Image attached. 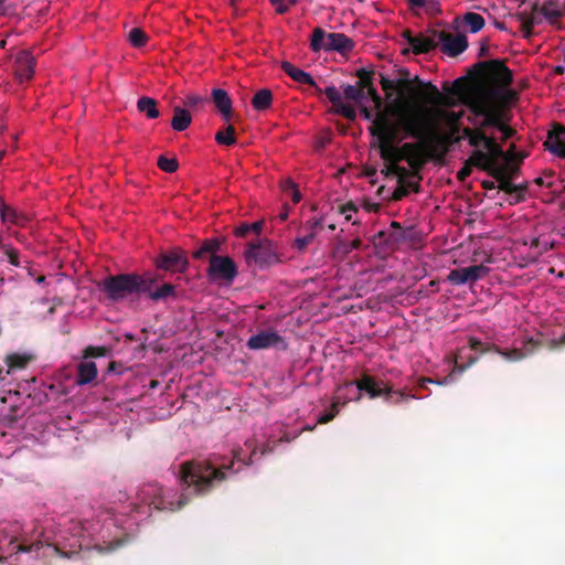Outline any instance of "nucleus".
<instances>
[{
	"label": "nucleus",
	"instance_id": "1",
	"mask_svg": "<svg viewBox=\"0 0 565 565\" xmlns=\"http://www.w3.org/2000/svg\"><path fill=\"white\" fill-rule=\"evenodd\" d=\"M255 452L254 449L247 462L243 460L241 450L234 452L233 460L228 463H216L212 459L182 462L179 469L182 493L178 501H175L177 492L174 490H166L157 482L143 484L138 492V498L141 502L159 511L180 510L190 501V495H205L231 475L237 473L243 466H249Z\"/></svg>",
	"mask_w": 565,
	"mask_h": 565
},
{
	"label": "nucleus",
	"instance_id": "2",
	"mask_svg": "<svg viewBox=\"0 0 565 565\" xmlns=\"http://www.w3.org/2000/svg\"><path fill=\"white\" fill-rule=\"evenodd\" d=\"M398 73L399 77L396 79L380 74V84L386 93V98L391 99L393 92L398 93V97L390 105V113L398 119L403 115L408 116L420 105H450L449 98L431 82H424L418 76L411 78V73L406 68H401Z\"/></svg>",
	"mask_w": 565,
	"mask_h": 565
},
{
	"label": "nucleus",
	"instance_id": "3",
	"mask_svg": "<svg viewBox=\"0 0 565 565\" xmlns=\"http://www.w3.org/2000/svg\"><path fill=\"white\" fill-rule=\"evenodd\" d=\"M398 124L406 136L424 142L429 152L438 157H444L452 145L467 139L462 134L458 135L459 131H454L452 127L449 134H440L434 110L425 105L413 109L408 116H401Z\"/></svg>",
	"mask_w": 565,
	"mask_h": 565
},
{
	"label": "nucleus",
	"instance_id": "4",
	"mask_svg": "<svg viewBox=\"0 0 565 565\" xmlns=\"http://www.w3.org/2000/svg\"><path fill=\"white\" fill-rule=\"evenodd\" d=\"M376 127L371 129V135L377 137V147L381 158L386 162L407 161L412 168L419 167L423 163L422 148L425 143L405 142L401 147L395 143L407 137L401 129L398 121L393 125L386 113H380L376 118Z\"/></svg>",
	"mask_w": 565,
	"mask_h": 565
},
{
	"label": "nucleus",
	"instance_id": "5",
	"mask_svg": "<svg viewBox=\"0 0 565 565\" xmlns=\"http://www.w3.org/2000/svg\"><path fill=\"white\" fill-rule=\"evenodd\" d=\"M467 120L472 127H463L462 137H467L468 143L475 148L470 156V162L475 163L476 168L488 172L492 168H499V159L510 160L497 139L487 134L489 129L480 127L478 118L469 115Z\"/></svg>",
	"mask_w": 565,
	"mask_h": 565
},
{
	"label": "nucleus",
	"instance_id": "6",
	"mask_svg": "<svg viewBox=\"0 0 565 565\" xmlns=\"http://www.w3.org/2000/svg\"><path fill=\"white\" fill-rule=\"evenodd\" d=\"M151 280L143 274L125 273L110 275L97 284L110 302H121L129 297L140 296L150 290Z\"/></svg>",
	"mask_w": 565,
	"mask_h": 565
},
{
	"label": "nucleus",
	"instance_id": "7",
	"mask_svg": "<svg viewBox=\"0 0 565 565\" xmlns=\"http://www.w3.org/2000/svg\"><path fill=\"white\" fill-rule=\"evenodd\" d=\"M354 386L359 391L354 398L355 401L361 399V392H365L370 398L384 397V401L388 404H399L403 401L416 398L415 394H409L406 390L394 391L391 385L383 381L377 382L374 377L366 374L355 382H345L338 388V394L345 390L348 391L345 396H349V391L353 390Z\"/></svg>",
	"mask_w": 565,
	"mask_h": 565
},
{
	"label": "nucleus",
	"instance_id": "8",
	"mask_svg": "<svg viewBox=\"0 0 565 565\" xmlns=\"http://www.w3.org/2000/svg\"><path fill=\"white\" fill-rule=\"evenodd\" d=\"M519 100V93L509 86L491 87L481 94L466 100L470 115H473L475 107L482 106L488 109H499L502 115H509L508 107Z\"/></svg>",
	"mask_w": 565,
	"mask_h": 565
},
{
	"label": "nucleus",
	"instance_id": "9",
	"mask_svg": "<svg viewBox=\"0 0 565 565\" xmlns=\"http://www.w3.org/2000/svg\"><path fill=\"white\" fill-rule=\"evenodd\" d=\"M354 42L343 33H327L322 28H316L312 31L310 40V49L313 52L335 51L345 54L352 51Z\"/></svg>",
	"mask_w": 565,
	"mask_h": 565
},
{
	"label": "nucleus",
	"instance_id": "10",
	"mask_svg": "<svg viewBox=\"0 0 565 565\" xmlns=\"http://www.w3.org/2000/svg\"><path fill=\"white\" fill-rule=\"evenodd\" d=\"M473 116L480 120L481 128L497 129L502 134V141L515 135V129L509 126L510 116L502 115L499 109H488L482 106L475 107Z\"/></svg>",
	"mask_w": 565,
	"mask_h": 565
},
{
	"label": "nucleus",
	"instance_id": "11",
	"mask_svg": "<svg viewBox=\"0 0 565 565\" xmlns=\"http://www.w3.org/2000/svg\"><path fill=\"white\" fill-rule=\"evenodd\" d=\"M245 258L247 263L254 262L259 267H268L280 263L274 243L268 239L248 244Z\"/></svg>",
	"mask_w": 565,
	"mask_h": 565
},
{
	"label": "nucleus",
	"instance_id": "12",
	"mask_svg": "<svg viewBox=\"0 0 565 565\" xmlns=\"http://www.w3.org/2000/svg\"><path fill=\"white\" fill-rule=\"evenodd\" d=\"M475 68L493 81L495 87L510 86L513 83L512 71L501 60L478 62Z\"/></svg>",
	"mask_w": 565,
	"mask_h": 565
},
{
	"label": "nucleus",
	"instance_id": "13",
	"mask_svg": "<svg viewBox=\"0 0 565 565\" xmlns=\"http://www.w3.org/2000/svg\"><path fill=\"white\" fill-rule=\"evenodd\" d=\"M13 531H8L6 527L0 529V553L9 556L18 553H29L31 551H39L43 545L40 540L33 543H28L25 539H19Z\"/></svg>",
	"mask_w": 565,
	"mask_h": 565
},
{
	"label": "nucleus",
	"instance_id": "14",
	"mask_svg": "<svg viewBox=\"0 0 565 565\" xmlns=\"http://www.w3.org/2000/svg\"><path fill=\"white\" fill-rule=\"evenodd\" d=\"M207 275L212 280H224L231 284L238 275V270L231 257L212 255Z\"/></svg>",
	"mask_w": 565,
	"mask_h": 565
},
{
	"label": "nucleus",
	"instance_id": "15",
	"mask_svg": "<svg viewBox=\"0 0 565 565\" xmlns=\"http://www.w3.org/2000/svg\"><path fill=\"white\" fill-rule=\"evenodd\" d=\"M156 266L167 271L184 273L189 267V260L181 248L173 247L159 254Z\"/></svg>",
	"mask_w": 565,
	"mask_h": 565
},
{
	"label": "nucleus",
	"instance_id": "16",
	"mask_svg": "<svg viewBox=\"0 0 565 565\" xmlns=\"http://www.w3.org/2000/svg\"><path fill=\"white\" fill-rule=\"evenodd\" d=\"M433 35L438 39L440 43V50L449 55L457 56L461 54L468 47V39L465 34H451L446 31H433Z\"/></svg>",
	"mask_w": 565,
	"mask_h": 565
},
{
	"label": "nucleus",
	"instance_id": "17",
	"mask_svg": "<svg viewBox=\"0 0 565 565\" xmlns=\"http://www.w3.org/2000/svg\"><path fill=\"white\" fill-rule=\"evenodd\" d=\"M246 347L250 350H264L275 348L279 350L287 349V342L276 331L264 330L257 334L252 335L246 343Z\"/></svg>",
	"mask_w": 565,
	"mask_h": 565
},
{
	"label": "nucleus",
	"instance_id": "18",
	"mask_svg": "<svg viewBox=\"0 0 565 565\" xmlns=\"http://www.w3.org/2000/svg\"><path fill=\"white\" fill-rule=\"evenodd\" d=\"M534 11H539L550 25L561 29V20L565 17V0H544L542 4L535 2Z\"/></svg>",
	"mask_w": 565,
	"mask_h": 565
},
{
	"label": "nucleus",
	"instance_id": "19",
	"mask_svg": "<svg viewBox=\"0 0 565 565\" xmlns=\"http://www.w3.org/2000/svg\"><path fill=\"white\" fill-rule=\"evenodd\" d=\"M489 274V268L482 264L460 267L451 270L448 280L452 285L473 284Z\"/></svg>",
	"mask_w": 565,
	"mask_h": 565
},
{
	"label": "nucleus",
	"instance_id": "20",
	"mask_svg": "<svg viewBox=\"0 0 565 565\" xmlns=\"http://www.w3.org/2000/svg\"><path fill=\"white\" fill-rule=\"evenodd\" d=\"M143 276H148L151 280L150 290L145 294L148 295L149 299L154 302H166L170 299L174 300L178 298L177 286L171 282H163L156 287L158 277L152 273H143Z\"/></svg>",
	"mask_w": 565,
	"mask_h": 565
},
{
	"label": "nucleus",
	"instance_id": "21",
	"mask_svg": "<svg viewBox=\"0 0 565 565\" xmlns=\"http://www.w3.org/2000/svg\"><path fill=\"white\" fill-rule=\"evenodd\" d=\"M544 147L557 156L558 158L565 159V126L555 122L552 129L547 134V138L544 141Z\"/></svg>",
	"mask_w": 565,
	"mask_h": 565
},
{
	"label": "nucleus",
	"instance_id": "22",
	"mask_svg": "<svg viewBox=\"0 0 565 565\" xmlns=\"http://www.w3.org/2000/svg\"><path fill=\"white\" fill-rule=\"evenodd\" d=\"M35 61L29 51L18 53L14 61V74L20 83L29 81L34 74Z\"/></svg>",
	"mask_w": 565,
	"mask_h": 565
},
{
	"label": "nucleus",
	"instance_id": "23",
	"mask_svg": "<svg viewBox=\"0 0 565 565\" xmlns=\"http://www.w3.org/2000/svg\"><path fill=\"white\" fill-rule=\"evenodd\" d=\"M541 342L534 338H526L523 341V345L521 349H512V350H503L501 348H495V353L501 355L508 361H520L532 354L536 349L541 347Z\"/></svg>",
	"mask_w": 565,
	"mask_h": 565
},
{
	"label": "nucleus",
	"instance_id": "24",
	"mask_svg": "<svg viewBox=\"0 0 565 565\" xmlns=\"http://www.w3.org/2000/svg\"><path fill=\"white\" fill-rule=\"evenodd\" d=\"M281 70L295 82L299 84H306L315 88L317 95H322V89L318 86V84L309 73L298 68L297 66L287 61L281 62Z\"/></svg>",
	"mask_w": 565,
	"mask_h": 565
},
{
	"label": "nucleus",
	"instance_id": "25",
	"mask_svg": "<svg viewBox=\"0 0 565 565\" xmlns=\"http://www.w3.org/2000/svg\"><path fill=\"white\" fill-rule=\"evenodd\" d=\"M34 360L35 355L32 353L13 352L7 354L4 358V363L7 365V374H11L12 372L26 369V366Z\"/></svg>",
	"mask_w": 565,
	"mask_h": 565
},
{
	"label": "nucleus",
	"instance_id": "26",
	"mask_svg": "<svg viewBox=\"0 0 565 565\" xmlns=\"http://www.w3.org/2000/svg\"><path fill=\"white\" fill-rule=\"evenodd\" d=\"M98 371L96 363L93 361L84 360L76 366L75 383L79 386L93 383L97 377Z\"/></svg>",
	"mask_w": 565,
	"mask_h": 565
},
{
	"label": "nucleus",
	"instance_id": "27",
	"mask_svg": "<svg viewBox=\"0 0 565 565\" xmlns=\"http://www.w3.org/2000/svg\"><path fill=\"white\" fill-rule=\"evenodd\" d=\"M212 99L223 119L230 121L232 117V99L227 92L222 88H214L212 90Z\"/></svg>",
	"mask_w": 565,
	"mask_h": 565
},
{
	"label": "nucleus",
	"instance_id": "28",
	"mask_svg": "<svg viewBox=\"0 0 565 565\" xmlns=\"http://www.w3.org/2000/svg\"><path fill=\"white\" fill-rule=\"evenodd\" d=\"M0 216L2 222L7 225L24 226L29 220L24 213L4 202L0 203Z\"/></svg>",
	"mask_w": 565,
	"mask_h": 565
},
{
	"label": "nucleus",
	"instance_id": "29",
	"mask_svg": "<svg viewBox=\"0 0 565 565\" xmlns=\"http://www.w3.org/2000/svg\"><path fill=\"white\" fill-rule=\"evenodd\" d=\"M488 173L499 182L498 188L501 191H504L505 193L510 194L511 198L514 194V191L516 190V184H514L509 179V175H507V168L505 167H499V168H492V170L488 171Z\"/></svg>",
	"mask_w": 565,
	"mask_h": 565
},
{
	"label": "nucleus",
	"instance_id": "30",
	"mask_svg": "<svg viewBox=\"0 0 565 565\" xmlns=\"http://www.w3.org/2000/svg\"><path fill=\"white\" fill-rule=\"evenodd\" d=\"M192 122V115L185 108L180 106H175L173 108V117L171 120V126L175 131L185 130Z\"/></svg>",
	"mask_w": 565,
	"mask_h": 565
},
{
	"label": "nucleus",
	"instance_id": "31",
	"mask_svg": "<svg viewBox=\"0 0 565 565\" xmlns=\"http://www.w3.org/2000/svg\"><path fill=\"white\" fill-rule=\"evenodd\" d=\"M434 38H427L423 34L416 35V39H411V46L414 54H427L437 46Z\"/></svg>",
	"mask_w": 565,
	"mask_h": 565
},
{
	"label": "nucleus",
	"instance_id": "32",
	"mask_svg": "<svg viewBox=\"0 0 565 565\" xmlns=\"http://www.w3.org/2000/svg\"><path fill=\"white\" fill-rule=\"evenodd\" d=\"M137 109L145 114L148 119H156L160 116L157 100L149 96H142L137 100Z\"/></svg>",
	"mask_w": 565,
	"mask_h": 565
},
{
	"label": "nucleus",
	"instance_id": "33",
	"mask_svg": "<svg viewBox=\"0 0 565 565\" xmlns=\"http://www.w3.org/2000/svg\"><path fill=\"white\" fill-rule=\"evenodd\" d=\"M222 241L220 238L205 239L201 247L193 253V257L196 259H203L207 255H216V252L221 249Z\"/></svg>",
	"mask_w": 565,
	"mask_h": 565
},
{
	"label": "nucleus",
	"instance_id": "34",
	"mask_svg": "<svg viewBox=\"0 0 565 565\" xmlns=\"http://www.w3.org/2000/svg\"><path fill=\"white\" fill-rule=\"evenodd\" d=\"M273 104V93L268 88L258 90L252 98V106L257 111L268 109Z\"/></svg>",
	"mask_w": 565,
	"mask_h": 565
},
{
	"label": "nucleus",
	"instance_id": "35",
	"mask_svg": "<svg viewBox=\"0 0 565 565\" xmlns=\"http://www.w3.org/2000/svg\"><path fill=\"white\" fill-rule=\"evenodd\" d=\"M342 396L341 395H338L333 398V402L331 404V409L330 411H327L324 412L320 417H319V420L318 423L320 424H327L329 422H331L335 415L339 413L340 411V407L341 406H344L348 401H351L353 399V397H350V396H344V399L341 401Z\"/></svg>",
	"mask_w": 565,
	"mask_h": 565
},
{
	"label": "nucleus",
	"instance_id": "36",
	"mask_svg": "<svg viewBox=\"0 0 565 565\" xmlns=\"http://www.w3.org/2000/svg\"><path fill=\"white\" fill-rule=\"evenodd\" d=\"M236 130L233 125H227L224 130H218L215 134V141L222 146H233L236 143Z\"/></svg>",
	"mask_w": 565,
	"mask_h": 565
},
{
	"label": "nucleus",
	"instance_id": "37",
	"mask_svg": "<svg viewBox=\"0 0 565 565\" xmlns=\"http://www.w3.org/2000/svg\"><path fill=\"white\" fill-rule=\"evenodd\" d=\"M462 20L471 33H477L484 26V19L482 15L475 12L466 13Z\"/></svg>",
	"mask_w": 565,
	"mask_h": 565
},
{
	"label": "nucleus",
	"instance_id": "38",
	"mask_svg": "<svg viewBox=\"0 0 565 565\" xmlns=\"http://www.w3.org/2000/svg\"><path fill=\"white\" fill-rule=\"evenodd\" d=\"M414 228H399L398 231H390V238L386 241L387 243L399 244L412 241L414 235Z\"/></svg>",
	"mask_w": 565,
	"mask_h": 565
},
{
	"label": "nucleus",
	"instance_id": "39",
	"mask_svg": "<svg viewBox=\"0 0 565 565\" xmlns=\"http://www.w3.org/2000/svg\"><path fill=\"white\" fill-rule=\"evenodd\" d=\"M343 97L347 100L355 102L356 105L361 104L365 99V93L356 85H345L343 87Z\"/></svg>",
	"mask_w": 565,
	"mask_h": 565
},
{
	"label": "nucleus",
	"instance_id": "40",
	"mask_svg": "<svg viewBox=\"0 0 565 565\" xmlns=\"http://www.w3.org/2000/svg\"><path fill=\"white\" fill-rule=\"evenodd\" d=\"M373 71L359 68L356 71V76L359 78V81L356 82V86L361 87V89L365 92V88L373 84Z\"/></svg>",
	"mask_w": 565,
	"mask_h": 565
},
{
	"label": "nucleus",
	"instance_id": "41",
	"mask_svg": "<svg viewBox=\"0 0 565 565\" xmlns=\"http://www.w3.org/2000/svg\"><path fill=\"white\" fill-rule=\"evenodd\" d=\"M516 20H525L529 22L530 25H537L542 23L544 20L542 14H539V11H534V4L532 6L531 13L527 14L526 12H518L514 14Z\"/></svg>",
	"mask_w": 565,
	"mask_h": 565
},
{
	"label": "nucleus",
	"instance_id": "42",
	"mask_svg": "<svg viewBox=\"0 0 565 565\" xmlns=\"http://www.w3.org/2000/svg\"><path fill=\"white\" fill-rule=\"evenodd\" d=\"M157 164L162 171L168 173H173L179 168L177 158H167L164 156L158 158Z\"/></svg>",
	"mask_w": 565,
	"mask_h": 565
},
{
	"label": "nucleus",
	"instance_id": "43",
	"mask_svg": "<svg viewBox=\"0 0 565 565\" xmlns=\"http://www.w3.org/2000/svg\"><path fill=\"white\" fill-rule=\"evenodd\" d=\"M108 353H109V349L107 347L88 345L83 351V359L87 360L90 358H103V356H106Z\"/></svg>",
	"mask_w": 565,
	"mask_h": 565
},
{
	"label": "nucleus",
	"instance_id": "44",
	"mask_svg": "<svg viewBox=\"0 0 565 565\" xmlns=\"http://www.w3.org/2000/svg\"><path fill=\"white\" fill-rule=\"evenodd\" d=\"M147 34L139 28H134L129 32V41L135 47H141L147 43Z\"/></svg>",
	"mask_w": 565,
	"mask_h": 565
},
{
	"label": "nucleus",
	"instance_id": "45",
	"mask_svg": "<svg viewBox=\"0 0 565 565\" xmlns=\"http://www.w3.org/2000/svg\"><path fill=\"white\" fill-rule=\"evenodd\" d=\"M334 113L350 121H354L356 118L355 108L351 105L344 104L343 102L334 108Z\"/></svg>",
	"mask_w": 565,
	"mask_h": 565
},
{
	"label": "nucleus",
	"instance_id": "46",
	"mask_svg": "<svg viewBox=\"0 0 565 565\" xmlns=\"http://www.w3.org/2000/svg\"><path fill=\"white\" fill-rule=\"evenodd\" d=\"M322 94L327 96V98L333 105L334 108L343 102L342 95L337 89L335 86L326 87L324 89H322Z\"/></svg>",
	"mask_w": 565,
	"mask_h": 565
},
{
	"label": "nucleus",
	"instance_id": "47",
	"mask_svg": "<svg viewBox=\"0 0 565 565\" xmlns=\"http://www.w3.org/2000/svg\"><path fill=\"white\" fill-rule=\"evenodd\" d=\"M366 97L371 98V100L374 104V108L376 110H381L383 108V105H384L383 98L379 95V93L375 89L373 84L365 88V98Z\"/></svg>",
	"mask_w": 565,
	"mask_h": 565
},
{
	"label": "nucleus",
	"instance_id": "48",
	"mask_svg": "<svg viewBox=\"0 0 565 565\" xmlns=\"http://www.w3.org/2000/svg\"><path fill=\"white\" fill-rule=\"evenodd\" d=\"M390 164L386 167L385 170L382 172L385 173V175H391L393 173H396L399 175L398 183H402L407 175V170L403 167L397 166V162H388Z\"/></svg>",
	"mask_w": 565,
	"mask_h": 565
},
{
	"label": "nucleus",
	"instance_id": "49",
	"mask_svg": "<svg viewBox=\"0 0 565 565\" xmlns=\"http://www.w3.org/2000/svg\"><path fill=\"white\" fill-rule=\"evenodd\" d=\"M323 227V218H310L305 223V230L308 231V234H312L313 237L317 236L318 232Z\"/></svg>",
	"mask_w": 565,
	"mask_h": 565
},
{
	"label": "nucleus",
	"instance_id": "50",
	"mask_svg": "<svg viewBox=\"0 0 565 565\" xmlns=\"http://www.w3.org/2000/svg\"><path fill=\"white\" fill-rule=\"evenodd\" d=\"M527 190V183L516 184V190L513 196L510 199V204L514 205L525 200V192Z\"/></svg>",
	"mask_w": 565,
	"mask_h": 565
},
{
	"label": "nucleus",
	"instance_id": "51",
	"mask_svg": "<svg viewBox=\"0 0 565 565\" xmlns=\"http://www.w3.org/2000/svg\"><path fill=\"white\" fill-rule=\"evenodd\" d=\"M1 248L4 250V254L7 255L8 260L11 265H13L15 267L21 266L20 259H19V252L17 249L8 247L6 245H2Z\"/></svg>",
	"mask_w": 565,
	"mask_h": 565
},
{
	"label": "nucleus",
	"instance_id": "52",
	"mask_svg": "<svg viewBox=\"0 0 565 565\" xmlns=\"http://www.w3.org/2000/svg\"><path fill=\"white\" fill-rule=\"evenodd\" d=\"M446 115H447V119H448V121L450 124V127H452V130L454 131H460L459 121H460V119L463 116V111L462 110L458 111V113H456V111H448V113H446Z\"/></svg>",
	"mask_w": 565,
	"mask_h": 565
},
{
	"label": "nucleus",
	"instance_id": "53",
	"mask_svg": "<svg viewBox=\"0 0 565 565\" xmlns=\"http://www.w3.org/2000/svg\"><path fill=\"white\" fill-rule=\"evenodd\" d=\"M360 107V110H361V114L362 116L366 119V120H371L373 122L372 127L370 128V130L373 128V127H376V118H377V115L380 113H383L382 109L381 110H377L376 115L374 116L373 115V111L366 107L364 105V103L362 102L361 104L358 105Z\"/></svg>",
	"mask_w": 565,
	"mask_h": 565
},
{
	"label": "nucleus",
	"instance_id": "54",
	"mask_svg": "<svg viewBox=\"0 0 565 565\" xmlns=\"http://www.w3.org/2000/svg\"><path fill=\"white\" fill-rule=\"evenodd\" d=\"M313 239L315 237L312 234H306L305 236L297 237L294 242V247L299 252H303Z\"/></svg>",
	"mask_w": 565,
	"mask_h": 565
},
{
	"label": "nucleus",
	"instance_id": "55",
	"mask_svg": "<svg viewBox=\"0 0 565 565\" xmlns=\"http://www.w3.org/2000/svg\"><path fill=\"white\" fill-rule=\"evenodd\" d=\"M124 542H125L124 540L118 539V540L107 543L105 546L96 545L95 548L99 553L111 552V551L116 550L117 547L121 546L124 544Z\"/></svg>",
	"mask_w": 565,
	"mask_h": 565
},
{
	"label": "nucleus",
	"instance_id": "56",
	"mask_svg": "<svg viewBox=\"0 0 565 565\" xmlns=\"http://www.w3.org/2000/svg\"><path fill=\"white\" fill-rule=\"evenodd\" d=\"M472 167H476L475 163L470 162V157L466 161L465 166L458 171L457 178L460 181L466 180L472 172Z\"/></svg>",
	"mask_w": 565,
	"mask_h": 565
},
{
	"label": "nucleus",
	"instance_id": "57",
	"mask_svg": "<svg viewBox=\"0 0 565 565\" xmlns=\"http://www.w3.org/2000/svg\"><path fill=\"white\" fill-rule=\"evenodd\" d=\"M390 232L386 231H380L373 236V244L374 245H386L391 246L393 243H387L386 241L390 238Z\"/></svg>",
	"mask_w": 565,
	"mask_h": 565
},
{
	"label": "nucleus",
	"instance_id": "58",
	"mask_svg": "<svg viewBox=\"0 0 565 565\" xmlns=\"http://www.w3.org/2000/svg\"><path fill=\"white\" fill-rule=\"evenodd\" d=\"M399 185L394 190V192L392 193V200L393 201H401L403 198L407 196L409 191L408 189L404 185V181L402 183H398Z\"/></svg>",
	"mask_w": 565,
	"mask_h": 565
},
{
	"label": "nucleus",
	"instance_id": "59",
	"mask_svg": "<svg viewBox=\"0 0 565 565\" xmlns=\"http://www.w3.org/2000/svg\"><path fill=\"white\" fill-rule=\"evenodd\" d=\"M449 379H450V375H448L447 377H445V379H444V380H441V381H440V380L435 381V380H433V379H430V377H422V379H419V380H418L417 385H418V387H420V388H426L428 383H434V384H438V385H444V384H446V383H448V382H449Z\"/></svg>",
	"mask_w": 565,
	"mask_h": 565
},
{
	"label": "nucleus",
	"instance_id": "60",
	"mask_svg": "<svg viewBox=\"0 0 565 565\" xmlns=\"http://www.w3.org/2000/svg\"><path fill=\"white\" fill-rule=\"evenodd\" d=\"M521 22V32L523 34V38L530 40L534 35V26L530 25L527 21L525 20H518Z\"/></svg>",
	"mask_w": 565,
	"mask_h": 565
},
{
	"label": "nucleus",
	"instance_id": "61",
	"mask_svg": "<svg viewBox=\"0 0 565 565\" xmlns=\"http://www.w3.org/2000/svg\"><path fill=\"white\" fill-rule=\"evenodd\" d=\"M288 186L290 188V196L295 204L299 203L301 200V193L296 183L292 181H288Z\"/></svg>",
	"mask_w": 565,
	"mask_h": 565
},
{
	"label": "nucleus",
	"instance_id": "62",
	"mask_svg": "<svg viewBox=\"0 0 565 565\" xmlns=\"http://www.w3.org/2000/svg\"><path fill=\"white\" fill-rule=\"evenodd\" d=\"M269 1L275 7V10L278 14H284L288 11L287 0H269Z\"/></svg>",
	"mask_w": 565,
	"mask_h": 565
},
{
	"label": "nucleus",
	"instance_id": "63",
	"mask_svg": "<svg viewBox=\"0 0 565 565\" xmlns=\"http://www.w3.org/2000/svg\"><path fill=\"white\" fill-rule=\"evenodd\" d=\"M502 167L507 168V175H509L510 180H514L515 178H518V175L520 173V168L518 166H513V164H510L509 162H507Z\"/></svg>",
	"mask_w": 565,
	"mask_h": 565
},
{
	"label": "nucleus",
	"instance_id": "64",
	"mask_svg": "<svg viewBox=\"0 0 565 565\" xmlns=\"http://www.w3.org/2000/svg\"><path fill=\"white\" fill-rule=\"evenodd\" d=\"M203 98L198 95H188L184 99V105L189 107H195L196 105L203 103Z\"/></svg>",
	"mask_w": 565,
	"mask_h": 565
}]
</instances>
